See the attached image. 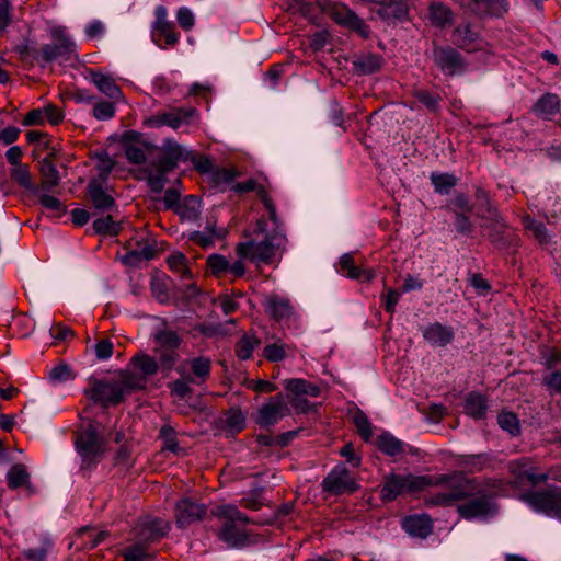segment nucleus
Here are the masks:
<instances>
[{
  "label": "nucleus",
  "mask_w": 561,
  "mask_h": 561,
  "mask_svg": "<svg viewBox=\"0 0 561 561\" xmlns=\"http://www.w3.org/2000/svg\"><path fill=\"white\" fill-rule=\"evenodd\" d=\"M321 486L324 492L332 495L353 493L358 489L356 481L344 466H336L332 469L322 480Z\"/></svg>",
  "instance_id": "obj_17"
},
{
  "label": "nucleus",
  "mask_w": 561,
  "mask_h": 561,
  "mask_svg": "<svg viewBox=\"0 0 561 561\" xmlns=\"http://www.w3.org/2000/svg\"><path fill=\"white\" fill-rule=\"evenodd\" d=\"M156 245L148 239H141L136 242L135 248L129 249L122 256V262L126 266H139L141 263L148 262L156 255Z\"/></svg>",
  "instance_id": "obj_21"
},
{
  "label": "nucleus",
  "mask_w": 561,
  "mask_h": 561,
  "mask_svg": "<svg viewBox=\"0 0 561 561\" xmlns=\"http://www.w3.org/2000/svg\"><path fill=\"white\" fill-rule=\"evenodd\" d=\"M115 105L108 101H99L94 103L92 114L99 121H107L115 115Z\"/></svg>",
  "instance_id": "obj_62"
},
{
  "label": "nucleus",
  "mask_w": 561,
  "mask_h": 561,
  "mask_svg": "<svg viewBox=\"0 0 561 561\" xmlns=\"http://www.w3.org/2000/svg\"><path fill=\"white\" fill-rule=\"evenodd\" d=\"M534 467V463L530 458H519L510 462L508 468L512 474L516 477V479L523 481L527 476L528 471H530Z\"/></svg>",
  "instance_id": "obj_58"
},
{
  "label": "nucleus",
  "mask_w": 561,
  "mask_h": 561,
  "mask_svg": "<svg viewBox=\"0 0 561 561\" xmlns=\"http://www.w3.org/2000/svg\"><path fill=\"white\" fill-rule=\"evenodd\" d=\"M207 267L211 276L219 278L227 274L229 261L220 254H213L207 260Z\"/></svg>",
  "instance_id": "obj_55"
},
{
  "label": "nucleus",
  "mask_w": 561,
  "mask_h": 561,
  "mask_svg": "<svg viewBox=\"0 0 561 561\" xmlns=\"http://www.w3.org/2000/svg\"><path fill=\"white\" fill-rule=\"evenodd\" d=\"M215 515L222 519V526L217 533L222 542L230 548H241L249 543L245 525L250 523V519L237 506L220 505Z\"/></svg>",
  "instance_id": "obj_2"
},
{
  "label": "nucleus",
  "mask_w": 561,
  "mask_h": 561,
  "mask_svg": "<svg viewBox=\"0 0 561 561\" xmlns=\"http://www.w3.org/2000/svg\"><path fill=\"white\" fill-rule=\"evenodd\" d=\"M124 385V377L121 376L119 381H101L94 380L91 388L85 389L84 393L95 403H100L103 408L110 405H117L121 403L126 394H130Z\"/></svg>",
  "instance_id": "obj_9"
},
{
  "label": "nucleus",
  "mask_w": 561,
  "mask_h": 561,
  "mask_svg": "<svg viewBox=\"0 0 561 561\" xmlns=\"http://www.w3.org/2000/svg\"><path fill=\"white\" fill-rule=\"evenodd\" d=\"M316 4L339 26L355 32L364 39L370 36V27L347 4L334 0H316Z\"/></svg>",
  "instance_id": "obj_5"
},
{
  "label": "nucleus",
  "mask_w": 561,
  "mask_h": 561,
  "mask_svg": "<svg viewBox=\"0 0 561 561\" xmlns=\"http://www.w3.org/2000/svg\"><path fill=\"white\" fill-rule=\"evenodd\" d=\"M290 414V409L282 393L270 397L256 413L255 422L260 427H271Z\"/></svg>",
  "instance_id": "obj_13"
},
{
  "label": "nucleus",
  "mask_w": 561,
  "mask_h": 561,
  "mask_svg": "<svg viewBox=\"0 0 561 561\" xmlns=\"http://www.w3.org/2000/svg\"><path fill=\"white\" fill-rule=\"evenodd\" d=\"M207 514V506L204 503L191 497H183L175 503L174 518L179 528L184 529L203 520Z\"/></svg>",
  "instance_id": "obj_15"
},
{
  "label": "nucleus",
  "mask_w": 561,
  "mask_h": 561,
  "mask_svg": "<svg viewBox=\"0 0 561 561\" xmlns=\"http://www.w3.org/2000/svg\"><path fill=\"white\" fill-rule=\"evenodd\" d=\"M377 446L380 451L390 457H396L404 453V444L389 433L381 434L377 439Z\"/></svg>",
  "instance_id": "obj_40"
},
{
  "label": "nucleus",
  "mask_w": 561,
  "mask_h": 561,
  "mask_svg": "<svg viewBox=\"0 0 561 561\" xmlns=\"http://www.w3.org/2000/svg\"><path fill=\"white\" fill-rule=\"evenodd\" d=\"M433 60L439 70L448 77L461 75L467 69L463 56L450 46H438L433 50Z\"/></svg>",
  "instance_id": "obj_14"
},
{
  "label": "nucleus",
  "mask_w": 561,
  "mask_h": 561,
  "mask_svg": "<svg viewBox=\"0 0 561 561\" xmlns=\"http://www.w3.org/2000/svg\"><path fill=\"white\" fill-rule=\"evenodd\" d=\"M150 289L152 296L160 304H169L172 302L174 305H179V295L175 291V288L170 287L168 283H150Z\"/></svg>",
  "instance_id": "obj_42"
},
{
  "label": "nucleus",
  "mask_w": 561,
  "mask_h": 561,
  "mask_svg": "<svg viewBox=\"0 0 561 561\" xmlns=\"http://www.w3.org/2000/svg\"><path fill=\"white\" fill-rule=\"evenodd\" d=\"M402 528L411 536L426 538L433 530V520L428 515H411L402 520Z\"/></svg>",
  "instance_id": "obj_26"
},
{
  "label": "nucleus",
  "mask_w": 561,
  "mask_h": 561,
  "mask_svg": "<svg viewBox=\"0 0 561 561\" xmlns=\"http://www.w3.org/2000/svg\"><path fill=\"white\" fill-rule=\"evenodd\" d=\"M433 484H438L437 478L413 474H389L385 478L381 488V499L390 502L399 495L414 493Z\"/></svg>",
  "instance_id": "obj_6"
},
{
  "label": "nucleus",
  "mask_w": 561,
  "mask_h": 561,
  "mask_svg": "<svg viewBox=\"0 0 561 561\" xmlns=\"http://www.w3.org/2000/svg\"><path fill=\"white\" fill-rule=\"evenodd\" d=\"M224 423L232 433H239L244 428L245 416L239 408H231L225 414Z\"/></svg>",
  "instance_id": "obj_49"
},
{
  "label": "nucleus",
  "mask_w": 561,
  "mask_h": 561,
  "mask_svg": "<svg viewBox=\"0 0 561 561\" xmlns=\"http://www.w3.org/2000/svg\"><path fill=\"white\" fill-rule=\"evenodd\" d=\"M422 333L423 339L434 347H445L450 344L455 337L454 329L439 322L428 324L424 328Z\"/></svg>",
  "instance_id": "obj_24"
},
{
  "label": "nucleus",
  "mask_w": 561,
  "mask_h": 561,
  "mask_svg": "<svg viewBox=\"0 0 561 561\" xmlns=\"http://www.w3.org/2000/svg\"><path fill=\"white\" fill-rule=\"evenodd\" d=\"M451 42L458 48L474 51L481 46L480 34L469 23L457 25L451 33Z\"/></svg>",
  "instance_id": "obj_22"
},
{
  "label": "nucleus",
  "mask_w": 561,
  "mask_h": 561,
  "mask_svg": "<svg viewBox=\"0 0 561 561\" xmlns=\"http://www.w3.org/2000/svg\"><path fill=\"white\" fill-rule=\"evenodd\" d=\"M77 450L82 458V465L85 468L98 462L104 451V439L98 433L95 422L89 423L82 427L76 438Z\"/></svg>",
  "instance_id": "obj_8"
},
{
  "label": "nucleus",
  "mask_w": 561,
  "mask_h": 561,
  "mask_svg": "<svg viewBox=\"0 0 561 561\" xmlns=\"http://www.w3.org/2000/svg\"><path fill=\"white\" fill-rule=\"evenodd\" d=\"M123 556L124 561H153L152 556L146 550L144 543L139 541L127 547Z\"/></svg>",
  "instance_id": "obj_54"
},
{
  "label": "nucleus",
  "mask_w": 561,
  "mask_h": 561,
  "mask_svg": "<svg viewBox=\"0 0 561 561\" xmlns=\"http://www.w3.org/2000/svg\"><path fill=\"white\" fill-rule=\"evenodd\" d=\"M186 364L190 366L193 374V377H188L191 382L202 385L209 378L211 367L209 358L199 356L187 360Z\"/></svg>",
  "instance_id": "obj_36"
},
{
  "label": "nucleus",
  "mask_w": 561,
  "mask_h": 561,
  "mask_svg": "<svg viewBox=\"0 0 561 561\" xmlns=\"http://www.w3.org/2000/svg\"><path fill=\"white\" fill-rule=\"evenodd\" d=\"M93 229L95 233L101 236H118L122 226L118 221H115L113 216L107 213L105 217L98 218L93 221Z\"/></svg>",
  "instance_id": "obj_44"
},
{
  "label": "nucleus",
  "mask_w": 561,
  "mask_h": 561,
  "mask_svg": "<svg viewBox=\"0 0 561 561\" xmlns=\"http://www.w3.org/2000/svg\"><path fill=\"white\" fill-rule=\"evenodd\" d=\"M468 7L479 16L503 18L510 10L507 0H467Z\"/></svg>",
  "instance_id": "obj_23"
},
{
  "label": "nucleus",
  "mask_w": 561,
  "mask_h": 561,
  "mask_svg": "<svg viewBox=\"0 0 561 561\" xmlns=\"http://www.w3.org/2000/svg\"><path fill=\"white\" fill-rule=\"evenodd\" d=\"M188 161H191L195 168V170L201 174H211L214 169V162L208 156H196L192 152H188Z\"/></svg>",
  "instance_id": "obj_61"
},
{
  "label": "nucleus",
  "mask_w": 561,
  "mask_h": 561,
  "mask_svg": "<svg viewBox=\"0 0 561 561\" xmlns=\"http://www.w3.org/2000/svg\"><path fill=\"white\" fill-rule=\"evenodd\" d=\"M353 422L360 437L368 442L373 435V430L367 415L363 411L358 410L353 416Z\"/></svg>",
  "instance_id": "obj_57"
},
{
  "label": "nucleus",
  "mask_w": 561,
  "mask_h": 561,
  "mask_svg": "<svg viewBox=\"0 0 561 561\" xmlns=\"http://www.w3.org/2000/svg\"><path fill=\"white\" fill-rule=\"evenodd\" d=\"M421 284L422 283H404L400 290L385 286L382 300L386 311L393 313L396 310V305L398 304L402 293L421 289Z\"/></svg>",
  "instance_id": "obj_37"
},
{
  "label": "nucleus",
  "mask_w": 561,
  "mask_h": 561,
  "mask_svg": "<svg viewBox=\"0 0 561 561\" xmlns=\"http://www.w3.org/2000/svg\"><path fill=\"white\" fill-rule=\"evenodd\" d=\"M286 236L284 231L266 233L261 242L248 241L237 245V254L240 259H249L257 265L273 264L274 257L279 249L285 245Z\"/></svg>",
  "instance_id": "obj_4"
},
{
  "label": "nucleus",
  "mask_w": 561,
  "mask_h": 561,
  "mask_svg": "<svg viewBox=\"0 0 561 561\" xmlns=\"http://www.w3.org/2000/svg\"><path fill=\"white\" fill-rule=\"evenodd\" d=\"M334 267L342 277L350 279L373 280L380 276L378 271L369 266L356 252L342 254Z\"/></svg>",
  "instance_id": "obj_10"
},
{
  "label": "nucleus",
  "mask_w": 561,
  "mask_h": 561,
  "mask_svg": "<svg viewBox=\"0 0 561 561\" xmlns=\"http://www.w3.org/2000/svg\"><path fill=\"white\" fill-rule=\"evenodd\" d=\"M531 111L542 119H551L560 111L559 95L550 92L545 93L533 105Z\"/></svg>",
  "instance_id": "obj_28"
},
{
  "label": "nucleus",
  "mask_w": 561,
  "mask_h": 561,
  "mask_svg": "<svg viewBox=\"0 0 561 561\" xmlns=\"http://www.w3.org/2000/svg\"><path fill=\"white\" fill-rule=\"evenodd\" d=\"M156 171H148L147 173V184L149 185L151 192L160 194L164 185L167 183V174L168 172H161V169H154Z\"/></svg>",
  "instance_id": "obj_59"
},
{
  "label": "nucleus",
  "mask_w": 561,
  "mask_h": 561,
  "mask_svg": "<svg viewBox=\"0 0 561 561\" xmlns=\"http://www.w3.org/2000/svg\"><path fill=\"white\" fill-rule=\"evenodd\" d=\"M227 233V229H217L215 222L211 224L208 220L205 230L190 232L188 240L203 249H208L214 245L215 239L222 240L226 238Z\"/></svg>",
  "instance_id": "obj_25"
},
{
  "label": "nucleus",
  "mask_w": 561,
  "mask_h": 561,
  "mask_svg": "<svg viewBox=\"0 0 561 561\" xmlns=\"http://www.w3.org/2000/svg\"><path fill=\"white\" fill-rule=\"evenodd\" d=\"M430 180L435 193L439 195H448L458 183L457 176L447 172H432Z\"/></svg>",
  "instance_id": "obj_38"
},
{
  "label": "nucleus",
  "mask_w": 561,
  "mask_h": 561,
  "mask_svg": "<svg viewBox=\"0 0 561 561\" xmlns=\"http://www.w3.org/2000/svg\"><path fill=\"white\" fill-rule=\"evenodd\" d=\"M167 265L172 272H174L181 278H184L190 275L187 259L181 252L171 254L167 259Z\"/></svg>",
  "instance_id": "obj_53"
},
{
  "label": "nucleus",
  "mask_w": 561,
  "mask_h": 561,
  "mask_svg": "<svg viewBox=\"0 0 561 561\" xmlns=\"http://www.w3.org/2000/svg\"><path fill=\"white\" fill-rule=\"evenodd\" d=\"M453 214L472 213L473 205L465 193H457L444 207Z\"/></svg>",
  "instance_id": "obj_51"
},
{
  "label": "nucleus",
  "mask_w": 561,
  "mask_h": 561,
  "mask_svg": "<svg viewBox=\"0 0 561 561\" xmlns=\"http://www.w3.org/2000/svg\"><path fill=\"white\" fill-rule=\"evenodd\" d=\"M412 95L422 103L428 111L431 112H437L439 108V103L442 101V98L439 94L432 93L428 90L425 89H415L412 92Z\"/></svg>",
  "instance_id": "obj_50"
},
{
  "label": "nucleus",
  "mask_w": 561,
  "mask_h": 561,
  "mask_svg": "<svg viewBox=\"0 0 561 561\" xmlns=\"http://www.w3.org/2000/svg\"><path fill=\"white\" fill-rule=\"evenodd\" d=\"M180 161H188V151L173 139H165L158 158L151 162L154 169H161V172H172Z\"/></svg>",
  "instance_id": "obj_18"
},
{
  "label": "nucleus",
  "mask_w": 561,
  "mask_h": 561,
  "mask_svg": "<svg viewBox=\"0 0 561 561\" xmlns=\"http://www.w3.org/2000/svg\"><path fill=\"white\" fill-rule=\"evenodd\" d=\"M39 174L41 183L37 186L38 191L50 192L60 183L59 171L48 158H44L41 161Z\"/></svg>",
  "instance_id": "obj_30"
},
{
  "label": "nucleus",
  "mask_w": 561,
  "mask_h": 561,
  "mask_svg": "<svg viewBox=\"0 0 561 561\" xmlns=\"http://www.w3.org/2000/svg\"><path fill=\"white\" fill-rule=\"evenodd\" d=\"M151 37L156 45L162 49L173 47L179 43L180 35L175 32V25L168 20V10L158 5L154 10Z\"/></svg>",
  "instance_id": "obj_12"
},
{
  "label": "nucleus",
  "mask_w": 561,
  "mask_h": 561,
  "mask_svg": "<svg viewBox=\"0 0 561 561\" xmlns=\"http://www.w3.org/2000/svg\"><path fill=\"white\" fill-rule=\"evenodd\" d=\"M159 437L163 440V448L173 453L178 450L176 432L171 425H163L160 428Z\"/></svg>",
  "instance_id": "obj_63"
},
{
  "label": "nucleus",
  "mask_w": 561,
  "mask_h": 561,
  "mask_svg": "<svg viewBox=\"0 0 561 561\" xmlns=\"http://www.w3.org/2000/svg\"><path fill=\"white\" fill-rule=\"evenodd\" d=\"M524 228L533 233V237L538 241L539 244L546 245L550 243L551 236L545 224L536 220L530 216L523 218Z\"/></svg>",
  "instance_id": "obj_41"
},
{
  "label": "nucleus",
  "mask_w": 561,
  "mask_h": 561,
  "mask_svg": "<svg viewBox=\"0 0 561 561\" xmlns=\"http://www.w3.org/2000/svg\"><path fill=\"white\" fill-rule=\"evenodd\" d=\"M11 179L21 187L38 194V187L33 183L30 169L26 164L14 167L11 171Z\"/></svg>",
  "instance_id": "obj_45"
},
{
  "label": "nucleus",
  "mask_w": 561,
  "mask_h": 561,
  "mask_svg": "<svg viewBox=\"0 0 561 561\" xmlns=\"http://www.w3.org/2000/svg\"><path fill=\"white\" fill-rule=\"evenodd\" d=\"M169 530V522L162 518L147 516L138 520L134 528V535L137 541L145 545L161 539Z\"/></svg>",
  "instance_id": "obj_19"
},
{
  "label": "nucleus",
  "mask_w": 561,
  "mask_h": 561,
  "mask_svg": "<svg viewBox=\"0 0 561 561\" xmlns=\"http://www.w3.org/2000/svg\"><path fill=\"white\" fill-rule=\"evenodd\" d=\"M317 8L316 1L310 0H290L289 9L294 12H298L302 18L307 19L311 23L317 22V15L314 9Z\"/></svg>",
  "instance_id": "obj_52"
},
{
  "label": "nucleus",
  "mask_w": 561,
  "mask_h": 561,
  "mask_svg": "<svg viewBox=\"0 0 561 561\" xmlns=\"http://www.w3.org/2000/svg\"><path fill=\"white\" fill-rule=\"evenodd\" d=\"M194 107H174L170 112H159L145 121V125L149 128H160L169 126L178 129L183 124H188L196 115Z\"/></svg>",
  "instance_id": "obj_16"
},
{
  "label": "nucleus",
  "mask_w": 561,
  "mask_h": 561,
  "mask_svg": "<svg viewBox=\"0 0 561 561\" xmlns=\"http://www.w3.org/2000/svg\"><path fill=\"white\" fill-rule=\"evenodd\" d=\"M523 500L535 511L561 519V489L557 486L548 488L541 491L528 492L523 495Z\"/></svg>",
  "instance_id": "obj_11"
},
{
  "label": "nucleus",
  "mask_w": 561,
  "mask_h": 561,
  "mask_svg": "<svg viewBox=\"0 0 561 561\" xmlns=\"http://www.w3.org/2000/svg\"><path fill=\"white\" fill-rule=\"evenodd\" d=\"M437 483L446 484L447 489L428 496L426 499L428 505L449 506L470 499L457 507V512L466 519L484 517L494 511L491 496L477 479H469L463 474H443L437 477Z\"/></svg>",
  "instance_id": "obj_1"
},
{
  "label": "nucleus",
  "mask_w": 561,
  "mask_h": 561,
  "mask_svg": "<svg viewBox=\"0 0 561 561\" xmlns=\"http://www.w3.org/2000/svg\"><path fill=\"white\" fill-rule=\"evenodd\" d=\"M153 342L154 346L178 351L182 339L175 331L163 328L153 333Z\"/></svg>",
  "instance_id": "obj_39"
},
{
  "label": "nucleus",
  "mask_w": 561,
  "mask_h": 561,
  "mask_svg": "<svg viewBox=\"0 0 561 561\" xmlns=\"http://www.w3.org/2000/svg\"><path fill=\"white\" fill-rule=\"evenodd\" d=\"M383 58L378 54H366L353 61L356 73L362 76L373 75L382 67Z\"/></svg>",
  "instance_id": "obj_35"
},
{
  "label": "nucleus",
  "mask_w": 561,
  "mask_h": 561,
  "mask_svg": "<svg viewBox=\"0 0 561 561\" xmlns=\"http://www.w3.org/2000/svg\"><path fill=\"white\" fill-rule=\"evenodd\" d=\"M87 195L92 208L94 209L93 215L96 213H112L113 210L117 209V203L115 198L106 193L103 187V183L99 180H92L89 182L87 186Z\"/></svg>",
  "instance_id": "obj_20"
},
{
  "label": "nucleus",
  "mask_w": 561,
  "mask_h": 561,
  "mask_svg": "<svg viewBox=\"0 0 561 561\" xmlns=\"http://www.w3.org/2000/svg\"><path fill=\"white\" fill-rule=\"evenodd\" d=\"M51 548V541L45 539L38 548H30L22 551V556L27 561H46L47 552Z\"/></svg>",
  "instance_id": "obj_60"
},
{
  "label": "nucleus",
  "mask_w": 561,
  "mask_h": 561,
  "mask_svg": "<svg viewBox=\"0 0 561 561\" xmlns=\"http://www.w3.org/2000/svg\"><path fill=\"white\" fill-rule=\"evenodd\" d=\"M8 486L10 489H18L20 486L30 485V473L22 463L13 465L7 473Z\"/></svg>",
  "instance_id": "obj_43"
},
{
  "label": "nucleus",
  "mask_w": 561,
  "mask_h": 561,
  "mask_svg": "<svg viewBox=\"0 0 561 561\" xmlns=\"http://www.w3.org/2000/svg\"><path fill=\"white\" fill-rule=\"evenodd\" d=\"M284 388L291 397H319L321 389L318 385L311 383L301 378L286 379L283 382Z\"/></svg>",
  "instance_id": "obj_31"
},
{
  "label": "nucleus",
  "mask_w": 561,
  "mask_h": 561,
  "mask_svg": "<svg viewBox=\"0 0 561 561\" xmlns=\"http://www.w3.org/2000/svg\"><path fill=\"white\" fill-rule=\"evenodd\" d=\"M497 423L500 427L511 435H518L520 431L519 421L516 414L512 412H502L497 416Z\"/></svg>",
  "instance_id": "obj_56"
},
{
  "label": "nucleus",
  "mask_w": 561,
  "mask_h": 561,
  "mask_svg": "<svg viewBox=\"0 0 561 561\" xmlns=\"http://www.w3.org/2000/svg\"><path fill=\"white\" fill-rule=\"evenodd\" d=\"M488 409V400L484 396L479 392L467 394L463 402V411L468 416L474 420L485 419Z\"/></svg>",
  "instance_id": "obj_29"
},
{
  "label": "nucleus",
  "mask_w": 561,
  "mask_h": 561,
  "mask_svg": "<svg viewBox=\"0 0 561 561\" xmlns=\"http://www.w3.org/2000/svg\"><path fill=\"white\" fill-rule=\"evenodd\" d=\"M261 341L255 335L244 334L236 345L238 358L247 360L251 358L253 351L260 345Z\"/></svg>",
  "instance_id": "obj_46"
},
{
  "label": "nucleus",
  "mask_w": 561,
  "mask_h": 561,
  "mask_svg": "<svg viewBox=\"0 0 561 561\" xmlns=\"http://www.w3.org/2000/svg\"><path fill=\"white\" fill-rule=\"evenodd\" d=\"M51 43L44 44L39 50H34V59L41 64H50L53 61H69L78 58L76 53L77 45L67 34L65 26H55L50 28Z\"/></svg>",
  "instance_id": "obj_3"
},
{
  "label": "nucleus",
  "mask_w": 561,
  "mask_h": 561,
  "mask_svg": "<svg viewBox=\"0 0 561 561\" xmlns=\"http://www.w3.org/2000/svg\"><path fill=\"white\" fill-rule=\"evenodd\" d=\"M454 13L442 2H432L428 7V20L435 27L444 28L453 22Z\"/></svg>",
  "instance_id": "obj_34"
},
{
  "label": "nucleus",
  "mask_w": 561,
  "mask_h": 561,
  "mask_svg": "<svg viewBox=\"0 0 561 561\" xmlns=\"http://www.w3.org/2000/svg\"><path fill=\"white\" fill-rule=\"evenodd\" d=\"M157 359L146 353L136 354L129 362L127 369L121 373L124 385L128 391L146 388L148 379L159 371Z\"/></svg>",
  "instance_id": "obj_7"
},
{
  "label": "nucleus",
  "mask_w": 561,
  "mask_h": 561,
  "mask_svg": "<svg viewBox=\"0 0 561 561\" xmlns=\"http://www.w3.org/2000/svg\"><path fill=\"white\" fill-rule=\"evenodd\" d=\"M90 79L95 84L98 90L110 99H118L122 95L121 88L116 84L115 80L102 72L92 70Z\"/></svg>",
  "instance_id": "obj_32"
},
{
  "label": "nucleus",
  "mask_w": 561,
  "mask_h": 561,
  "mask_svg": "<svg viewBox=\"0 0 561 561\" xmlns=\"http://www.w3.org/2000/svg\"><path fill=\"white\" fill-rule=\"evenodd\" d=\"M263 305L265 311L276 321L288 318L293 313V306L289 299L275 294L267 296Z\"/></svg>",
  "instance_id": "obj_27"
},
{
  "label": "nucleus",
  "mask_w": 561,
  "mask_h": 561,
  "mask_svg": "<svg viewBox=\"0 0 561 561\" xmlns=\"http://www.w3.org/2000/svg\"><path fill=\"white\" fill-rule=\"evenodd\" d=\"M257 194L268 214V218L273 224V231L271 233H275L276 231H283L282 222L277 216L276 207L272 201V198L266 193L263 186H260L257 190Z\"/></svg>",
  "instance_id": "obj_48"
},
{
  "label": "nucleus",
  "mask_w": 561,
  "mask_h": 561,
  "mask_svg": "<svg viewBox=\"0 0 561 561\" xmlns=\"http://www.w3.org/2000/svg\"><path fill=\"white\" fill-rule=\"evenodd\" d=\"M236 178V172L232 169L215 168L210 174V181L214 186L230 184Z\"/></svg>",
  "instance_id": "obj_64"
},
{
  "label": "nucleus",
  "mask_w": 561,
  "mask_h": 561,
  "mask_svg": "<svg viewBox=\"0 0 561 561\" xmlns=\"http://www.w3.org/2000/svg\"><path fill=\"white\" fill-rule=\"evenodd\" d=\"M477 216L481 218L496 219L499 216L496 207L493 206L490 193L481 186L474 190Z\"/></svg>",
  "instance_id": "obj_33"
},
{
  "label": "nucleus",
  "mask_w": 561,
  "mask_h": 561,
  "mask_svg": "<svg viewBox=\"0 0 561 561\" xmlns=\"http://www.w3.org/2000/svg\"><path fill=\"white\" fill-rule=\"evenodd\" d=\"M153 352L158 356V364L162 371L169 373L179 359V353L175 350L154 346Z\"/></svg>",
  "instance_id": "obj_47"
}]
</instances>
